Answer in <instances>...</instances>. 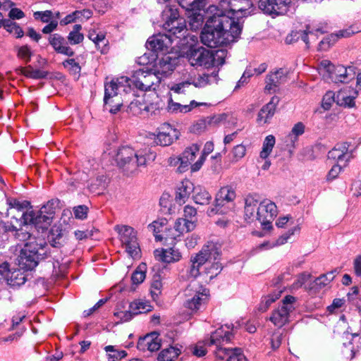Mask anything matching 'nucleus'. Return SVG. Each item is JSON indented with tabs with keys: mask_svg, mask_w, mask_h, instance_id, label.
Masks as SVG:
<instances>
[{
	"mask_svg": "<svg viewBox=\"0 0 361 361\" xmlns=\"http://www.w3.org/2000/svg\"><path fill=\"white\" fill-rule=\"evenodd\" d=\"M204 13L207 20L200 35L203 44L211 48L227 46L239 37L243 27L241 19L235 20V17L229 16L215 5L209 6Z\"/></svg>",
	"mask_w": 361,
	"mask_h": 361,
	"instance_id": "nucleus-1",
	"label": "nucleus"
},
{
	"mask_svg": "<svg viewBox=\"0 0 361 361\" xmlns=\"http://www.w3.org/2000/svg\"><path fill=\"white\" fill-rule=\"evenodd\" d=\"M156 158V154L149 149L135 150L126 146L119 148L114 159L118 166L127 175H133L138 171L139 167L145 166Z\"/></svg>",
	"mask_w": 361,
	"mask_h": 361,
	"instance_id": "nucleus-2",
	"label": "nucleus"
},
{
	"mask_svg": "<svg viewBox=\"0 0 361 361\" xmlns=\"http://www.w3.org/2000/svg\"><path fill=\"white\" fill-rule=\"evenodd\" d=\"M130 91L129 78L121 76L112 80L105 85L104 107L111 114H116L123 104L122 92L128 93Z\"/></svg>",
	"mask_w": 361,
	"mask_h": 361,
	"instance_id": "nucleus-3",
	"label": "nucleus"
},
{
	"mask_svg": "<svg viewBox=\"0 0 361 361\" xmlns=\"http://www.w3.org/2000/svg\"><path fill=\"white\" fill-rule=\"evenodd\" d=\"M221 245L212 241L204 245L202 250L190 257V267L187 271L188 279H195L200 274V268L207 261H219Z\"/></svg>",
	"mask_w": 361,
	"mask_h": 361,
	"instance_id": "nucleus-4",
	"label": "nucleus"
},
{
	"mask_svg": "<svg viewBox=\"0 0 361 361\" xmlns=\"http://www.w3.org/2000/svg\"><path fill=\"white\" fill-rule=\"evenodd\" d=\"M319 73L324 80L335 83H348L355 78L356 73L353 66H334L329 61H322L318 66Z\"/></svg>",
	"mask_w": 361,
	"mask_h": 361,
	"instance_id": "nucleus-5",
	"label": "nucleus"
},
{
	"mask_svg": "<svg viewBox=\"0 0 361 361\" xmlns=\"http://www.w3.org/2000/svg\"><path fill=\"white\" fill-rule=\"evenodd\" d=\"M161 17L164 21L163 28L169 32V35H171L175 40L185 37V21L180 17L176 5H167L162 11Z\"/></svg>",
	"mask_w": 361,
	"mask_h": 361,
	"instance_id": "nucleus-6",
	"label": "nucleus"
},
{
	"mask_svg": "<svg viewBox=\"0 0 361 361\" xmlns=\"http://www.w3.org/2000/svg\"><path fill=\"white\" fill-rule=\"evenodd\" d=\"M53 203L48 202L39 210L27 211L23 214L24 224H33L37 228L47 229L51 224L54 214Z\"/></svg>",
	"mask_w": 361,
	"mask_h": 361,
	"instance_id": "nucleus-7",
	"label": "nucleus"
},
{
	"mask_svg": "<svg viewBox=\"0 0 361 361\" xmlns=\"http://www.w3.org/2000/svg\"><path fill=\"white\" fill-rule=\"evenodd\" d=\"M46 243L39 240L37 242L35 240L30 238L29 242L25 243L24 247L21 250L18 256V266L23 270H32L37 267L39 261V249L42 250Z\"/></svg>",
	"mask_w": 361,
	"mask_h": 361,
	"instance_id": "nucleus-8",
	"label": "nucleus"
},
{
	"mask_svg": "<svg viewBox=\"0 0 361 361\" xmlns=\"http://www.w3.org/2000/svg\"><path fill=\"white\" fill-rule=\"evenodd\" d=\"M185 295L188 298L185 302V306L192 311H197L207 302L209 290L193 281L186 288Z\"/></svg>",
	"mask_w": 361,
	"mask_h": 361,
	"instance_id": "nucleus-9",
	"label": "nucleus"
},
{
	"mask_svg": "<svg viewBox=\"0 0 361 361\" xmlns=\"http://www.w3.org/2000/svg\"><path fill=\"white\" fill-rule=\"evenodd\" d=\"M235 198V192L232 187H222L216 195L214 206L207 210V214L212 216L227 213L233 208V201Z\"/></svg>",
	"mask_w": 361,
	"mask_h": 361,
	"instance_id": "nucleus-10",
	"label": "nucleus"
},
{
	"mask_svg": "<svg viewBox=\"0 0 361 361\" xmlns=\"http://www.w3.org/2000/svg\"><path fill=\"white\" fill-rule=\"evenodd\" d=\"M114 229L128 255L132 257H139L140 247L134 228L127 225H116Z\"/></svg>",
	"mask_w": 361,
	"mask_h": 361,
	"instance_id": "nucleus-11",
	"label": "nucleus"
},
{
	"mask_svg": "<svg viewBox=\"0 0 361 361\" xmlns=\"http://www.w3.org/2000/svg\"><path fill=\"white\" fill-rule=\"evenodd\" d=\"M295 298L292 295H286L282 300V304L272 312L269 317L274 326L281 328L289 322L290 314L295 309Z\"/></svg>",
	"mask_w": 361,
	"mask_h": 361,
	"instance_id": "nucleus-12",
	"label": "nucleus"
},
{
	"mask_svg": "<svg viewBox=\"0 0 361 361\" xmlns=\"http://www.w3.org/2000/svg\"><path fill=\"white\" fill-rule=\"evenodd\" d=\"M157 75L154 71L149 72L140 69L133 73L132 78H129V83L133 84L136 88L142 91L154 90L161 82Z\"/></svg>",
	"mask_w": 361,
	"mask_h": 361,
	"instance_id": "nucleus-13",
	"label": "nucleus"
},
{
	"mask_svg": "<svg viewBox=\"0 0 361 361\" xmlns=\"http://www.w3.org/2000/svg\"><path fill=\"white\" fill-rule=\"evenodd\" d=\"M185 58L192 66H204L207 68L212 67L211 50L202 47H190L185 53Z\"/></svg>",
	"mask_w": 361,
	"mask_h": 361,
	"instance_id": "nucleus-14",
	"label": "nucleus"
},
{
	"mask_svg": "<svg viewBox=\"0 0 361 361\" xmlns=\"http://www.w3.org/2000/svg\"><path fill=\"white\" fill-rule=\"evenodd\" d=\"M178 58L171 56L170 54H164L161 57H158L152 66V71L161 80L167 77L174 71L178 63Z\"/></svg>",
	"mask_w": 361,
	"mask_h": 361,
	"instance_id": "nucleus-15",
	"label": "nucleus"
},
{
	"mask_svg": "<svg viewBox=\"0 0 361 361\" xmlns=\"http://www.w3.org/2000/svg\"><path fill=\"white\" fill-rule=\"evenodd\" d=\"M264 13L276 16L286 13L290 0H255Z\"/></svg>",
	"mask_w": 361,
	"mask_h": 361,
	"instance_id": "nucleus-16",
	"label": "nucleus"
},
{
	"mask_svg": "<svg viewBox=\"0 0 361 361\" xmlns=\"http://www.w3.org/2000/svg\"><path fill=\"white\" fill-rule=\"evenodd\" d=\"M277 214V207L274 202L264 200L259 203L257 212V220L264 226V229L271 228V223Z\"/></svg>",
	"mask_w": 361,
	"mask_h": 361,
	"instance_id": "nucleus-17",
	"label": "nucleus"
},
{
	"mask_svg": "<svg viewBox=\"0 0 361 361\" xmlns=\"http://www.w3.org/2000/svg\"><path fill=\"white\" fill-rule=\"evenodd\" d=\"M217 73L212 72V73H203L196 78H189L187 80L176 84L171 87V90L176 93L184 92V89L192 84L196 87H204L213 82L216 81Z\"/></svg>",
	"mask_w": 361,
	"mask_h": 361,
	"instance_id": "nucleus-18",
	"label": "nucleus"
},
{
	"mask_svg": "<svg viewBox=\"0 0 361 361\" xmlns=\"http://www.w3.org/2000/svg\"><path fill=\"white\" fill-rule=\"evenodd\" d=\"M233 328V324H226L218 328L212 333L209 339L207 341V344L216 345V350L220 348H224L223 345L229 343L233 337L232 333Z\"/></svg>",
	"mask_w": 361,
	"mask_h": 361,
	"instance_id": "nucleus-19",
	"label": "nucleus"
},
{
	"mask_svg": "<svg viewBox=\"0 0 361 361\" xmlns=\"http://www.w3.org/2000/svg\"><path fill=\"white\" fill-rule=\"evenodd\" d=\"M174 40L171 35L158 34L148 38L146 47L153 51H168Z\"/></svg>",
	"mask_w": 361,
	"mask_h": 361,
	"instance_id": "nucleus-20",
	"label": "nucleus"
},
{
	"mask_svg": "<svg viewBox=\"0 0 361 361\" xmlns=\"http://www.w3.org/2000/svg\"><path fill=\"white\" fill-rule=\"evenodd\" d=\"M179 136L178 131L173 128L168 123H164L161 128L160 131L154 137V142L156 145L161 146H169L171 145L174 140H177Z\"/></svg>",
	"mask_w": 361,
	"mask_h": 361,
	"instance_id": "nucleus-21",
	"label": "nucleus"
},
{
	"mask_svg": "<svg viewBox=\"0 0 361 361\" xmlns=\"http://www.w3.org/2000/svg\"><path fill=\"white\" fill-rule=\"evenodd\" d=\"M195 226V220L179 218L176 221L173 228L169 230L171 233L166 234V236L175 240L183 233L192 231Z\"/></svg>",
	"mask_w": 361,
	"mask_h": 361,
	"instance_id": "nucleus-22",
	"label": "nucleus"
},
{
	"mask_svg": "<svg viewBox=\"0 0 361 361\" xmlns=\"http://www.w3.org/2000/svg\"><path fill=\"white\" fill-rule=\"evenodd\" d=\"M138 350L145 352H154L158 350L161 347V339L157 332H152L140 338L137 342Z\"/></svg>",
	"mask_w": 361,
	"mask_h": 361,
	"instance_id": "nucleus-23",
	"label": "nucleus"
},
{
	"mask_svg": "<svg viewBox=\"0 0 361 361\" xmlns=\"http://www.w3.org/2000/svg\"><path fill=\"white\" fill-rule=\"evenodd\" d=\"M154 255L157 260L167 264L177 262L182 258L181 252L174 247L157 249Z\"/></svg>",
	"mask_w": 361,
	"mask_h": 361,
	"instance_id": "nucleus-24",
	"label": "nucleus"
},
{
	"mask_svg": "<svg viewBox=\"0 0 361 361\" xmlns=\"http://www.w3.org/2000/svg\"><path fill=\"white\" fill-rule=\"evenodd\" d=\"M279 102V98L276 96L273 97L269 102L264 105L259 111L257 122L260 125L269 123L275 114Z\"/></svg>",
	"mask_w": 361,
	"mask_h": 361,
	"instance_id": "nucleus-25",
	"label": "nucleus"
},
{
	"mask_svg": "<svg viewBox=\"0 0 361 361\" xmlns=\"http://www.w3.org/2000/svg\"><path fill=\"white\" fill-rule=\"evenodd\" d=\"M48 40L51 46L57 53L68 56H72L74 54V51L68 46L65 38L59 34L55 33L50 35Z\"/></svg>",
	"mask_w": 361,
	"mask_h": 361,
	"instance_id": "nucleus-26",
	"label": "nucleus"
},
{
	"mask_svg": "<svg viewBox=\"0 0 361 361\" xmlns=\"http://www.w3.org/2000/svg\"><path fill=\"white\" fill-rule=\"evenodd\" d=\"M168 221L166 219H159L149 224L148 229L154 233L157 240L161 241L163 239H169L166 234L171 233L167 227Z\"/></svg>",
	"mask_w": 361,
	"mask_h": 361,
	"instance_id": "nucleus-27",
	"label": "nucleus"
},
{
	"mask_svg": "<svg viewBox=\"0 0 361 361\" xmlns=\"http://www.w3.org/2000/svg\"><path fill=\"white\" fill-rule=\"evenodd\" d=\"M200 147V144L194 143L185 148L181 156L182 162L178 168V172L183 173L188 169V166L195 160Z\"/></svg>",
	"mask_w": 361,
	"mask_h": 361,
	"instance_id": "nucleus-28",
	"label": "nucleus"
},
{
	"mask_svg": "<svg viewBox=\"0 0 361 361\" xmlns=\"http://www.w3.org/2000/svg\"><path fill=\"white\" fill-rule=\"evenodd\" d=\"M215 353L216 357L220 360L227 357V361H247L240 348H220Z\"/></svg>",
	"mask_w": 361,
	"mask_h": 361,
	"instance_id": "nucleus-29",
	"label": "nucleus"
},
{
	"mask_svg": "<svg viewBox=\"0 0 361 361\" xmlns=\"http://www.w3.org/2000/svg\"><path fill=\"white\" fill-rule=\"evenodd\" d=\"M221 269L222 266L219 261H207L200 268V274L199 276H203L205 281H207V279L211 280L216 277L221 272Z\"/></svg>",
	"mask_w": 361,
	"mask_h": 361,
	"instance_id": "nucleus-30",
	"label": "nucleus"
},
{
	"mask_svg": "<svg viewBox=\"0 0 361 361\" xmlns=\"http://www.w3.org/2000/svg\"><path fill=\"white\" fill-rule=\"evenodd\" d=\"M355 32V31L351 27L339 30L322 40L319 44V49L320 50H327L338 38L349 37Z\"/></svg>",
	"mask_w": 361,
	"mask_h": 361,
	"instance_id": "nucleus-31",
	"label": "nucleus"
},
{
	"mask_svg": "<svg viewBox=\"0 0 361 361\" xmlns=\"http://www.w3.org/2000/svg\"><path fill=\"white\" fill-rule=\"evenodd\" d=\"M286 79L285 72L281 68L271 73L267 77L265 90L269 92H274L278 86L286 81Z\"/></svg>",
	"mask_w": 361,
	"mask_h": 361,
	"instance_id": "nucleus-32",
	"label": "nucleus"
},
{
	"mask_svg": "<svg viewBox=\"0 0 361 361\" xmlns=\"http://www.w3.org/2000/svg\"><path fill=\"white\" fill-rule=\"evenodd\" d=\"M329 158L337 160L338 164L346 165L350 157L351 154L348 152V147L345 144L337 145L334 149L329 152Z\"/></svg>",
	"mask_w": 361,
	"mask_h": 361,
	"instance_id": "nucleus-33",
	"label": "nucleus"
},
{
	"mask_svg": "<svg viewBox=\"0 0 361 361\" xmlns=\"http://www.w3.org/2000/svg\"><path fill=\"white\" fill-rule=\"evenodd\" d=\"M0 275L12 286H20L25 282V276L19 271L10 272L8 270L7 264L0 267Z\"/></svg>",
	"mask_w": 361,
	"mask_h": 361,
	"instance_id": "nucleus-34",
	"label": "nucleus"
},
{
	"mask_svg": "<svg viewBox=\"0 0 361 361\" xmlns=\"http://www.w3.org/2000/svg\"><path fill=\"white\" fill-rule=\"evenodd\" d=\"M158 1L159 4L166 1L178 2L182 8L190 11H200L207 5V0H158Z\"/></svg>",
	"mask_w": 361,
	"mask_h": 361,
	"instance_id": "nucleus-35",
	"label": "nucleus"
},
{
	"mask_svg": "<svg viewBox=\"0 0 361 361\" xmlns=\"http://www.w3.org/2000/svg\"><path fill=\"white\" fill-rule=\"evenodd\" d=\"M193 190V185L189 180L182 181L176 191V202L179 204H184Z\"/></svg>",
	"mask_w": 361,
	"mask_h": 361,
	"instance_id": "nucleus-36",
	"label": "nucleus"
},
{
	"mask_svg": "<svg viewBox=\"0 0 361 361\" xmlns=\"http://www.w3.org/2000/svg\"><path fill=\"white\" fill-rule=\"evenodd\" d=\"M259 206V202L253 197L249 196L245 200V219L249 222L257 220V212Z\"/></svg>",
	"mask_w": 361,
	"mask_h": 361,
	"instance_id": "nucleus-37",
	"label": "nucleus"
},
{
	"mask_svg": "<svg viewBox=\"0 0 361 361\" xmlns=\"http://www.w3.org/2000/svg\"><path fill=\"white\" fill-rule=\"evenodd\" d=\"M233 3H232V6L235 8H232L231 11L233 13V15L236 16V20L238 18L241 19V21L243 23V18L238 16V14H242L243 16H246L249 14L250 12L248 11V9L252 5V2L250 0H232Z\"/></svg>",
	"mask_w": 361,
	"mask_h": 361,
	"instance_id": "nucleus-38",
	"label": "nucleus"
},
{
	"mask_svg": "<svg viewBox=\"0 0 361 361\" xmlns=\"http://www.w3.org/2000/svg\"><path fill=\"white\" fill-rule=\"evenodd\" d=\"M305 126L302 122H298L295 123L291 129V131L286 137V142L287 145H290L292 147H295V145L298 141L299 136L302 135L305 133Z\"/></svg>",
	"mask_w": 361,
	"mask_h": 361,
	"instance_id": "nucleus-39",
	"label": "nucleus"
},
{
	"mask_svg": "<svg viewBox=\"0 0 361 361\" xmlns=\"http://www.w3.org/2000/svg\"><path fill=\"white\" fill-rule=\"evenodd\" d=\"M203 104V103H198L193 100L191 101L188 105H182L179 103L173 102L172 99H170L168 104V110L172 113H187L192 109Z\"/></svg>",
	"mask_w": 361,
	"mask_h": 361,
	"instance_id": "nucleus-40",
	"label": "nucleus"
},
{
	"mask_svg": "<svg viewBox=\"0 0 361 361\" xmlns=\"http://www.w3.org/2000/svg\"><path fill=\"white\" fill-rule=\"evenodd\" d=\"M134 315L147 313L152 310L153 307L149 302L143 300H136L132 302L129 306Z\"/></svg>",
	"mask_w": 361,
	"mask_h": 361,
	"instance_id": "nucleus-41",
	"label": "nucleus"
},
{
	"mask_svg": "<svg viewBox=\"0 0 361 361\" xmlns=\"http://www.w3.org/2000/svg\"><path fill=\"white\" fill-rule=\"evenodd\" d=\"M214 147V143L212 141H208L205 143L199 159L191 165V171L192 172L197 171L201 169L207 157L213 152Z\"/></svg>",
	"mask_w": 361,
	"mask_h": 361,
	"instance_id": "nucleus-42",
	"label": "nucleus"
},
{
	"mask_svg": "<svg viewBox=\"0 0 361 361\" xmlns=\"http://www.w3.org/2000/svg\"><path fill=\"white\" fill-rule=\"evenodd\" d=\"M357 94L356 91L354 92L353 95H348L345 91L341 90L336 96V102L340 106L353 107L355 105L354 99Z\"/></svg>",
	"mask_w": 361,
	"mask_h": 361,
	"instance_id": "nucleus-43",
	"label": "nucleus"
},
{
	"mask_svg": "<svg viewBox=\"0 0 361 361\" xmlns=\"http://www.w3.org/2000/svg\"><path fill=\"white\" fill-rule=\"evenodd\" d=\"M180 353V349L177 347L170 346L161 351L158 356L159 361H172Z\"/></svg>",
	"mask_w": 361,
	"mask_h": 361,
	"instance_id": "nucleus-44",
	"label": "nucleus"
},
{
	"mask_svg": "<svg viewBox=\"0 0 361 361\" xmlns=\"http://www.w3.org/2000/svg\"><path fill=\"white\" fill-rule=\"evenodd\" d=\"M192 198L196 204H207L212 199L211 195L204 189L201 188H194Z\"/></svg>",
	"mask_w": 361,
	"mask_h": 361,
	"instance_id": "nucleus-45",
	"label": "nucleus"
},
{
	"mask_svg": "<svg viewBox=\"0 0 361 361\" xmlns=\"http://www.w3.org/2000/svg\"><path fill=\"white\" fill-rule=\"evenodd\" d=\"M19 71L23 75L33 79H42L47 77L48 73L40 69H34L30 66L27 67L20 68Z\"/></svg>",
	"mask_w": 361,
	"mask_h": 361,
	"instance_id": "nucleus-46",
	"label": "nucleus"
},
{
	"mask_svg": "<svg viewBox=\"0 0 361 361\" xmlns=\"http://www.w3.org/2000/svg\"><path fill=\"white\" fill-rule=\"evenodd\" d=\"M49 243L54 247H59L63 243V233L59 228H52L47 236Z\"/></svg>",
	"mask_w": 361,
	"mask_h": 361,
	"instance_id": "nucleus-47",
	"label": "nucleus"
},
{
	"mask_svg": "<svg viewBox=\"0 0 361 361\" xmlns=\"http://www.w3.org/2000/svg\"><path fill=\"white\" fill-rule=\"evenodd\" d=\"M329 283V282L327 279V275L322 274L318 278L315 279L314 281L309 283L308 286H305V289L309 291L316 293L326 286Z\"/></svg>",
	"mask_w": 361,
	"mask_h": 361,
	"instance_id": "nucleus-48",
	"label": "nucleus"
},
{
	"mask_svg": "<svg viewBox=\"0 0 361 361\" xmlns=\"http://www.w3.org/2000/svg\"><path fill=\"white\" fill-rule=\"evenodd\" d=\"M104 350L108 353L109 361H118L127 355L125 350H119L114 345H107Z\"/></svg>",
	"mask_w": 361,
	"mask_h": 361,
	"instance_id": "nucleus-49",
	"label": "nucleus"
},
{
	"mask_svg": "<svg viewBox=\"0 0 361 361\" xmlns=\"http://www.w3.org/2000/svg\"><path fill=\"white\" fill-rule=\"evenodd\" d=\"M212 67L221 66L225 63L227 51L224 49L211 50Z\"/></svg>",
	"mask_w": 361,
	"mask_h": 361,
	"instance_id": "nucleus-50",
	"label": "nucleus"
},
{
	"mask_svg": "<svg viewBox=\"0 0 361 361\" xmlns=\"http://www.w3.org/2000/svg\"><path fill=\"white\" fill-rule=\"evenodd\" d=\"M274 136L269 135L267 136L263 142L262 150L260 152V157L262 159H267L272 151L275 145Z\"/></svg>",
	"mask_w": 361,
	"mask_h": 361,
	"instance_id": "nucleus-51",
	"label": "nucleus"
},
{
	"mask_svg": "<svg viewBox=\"0 0 361 361\" xmlns=\"http://www.w3.org/2000/svg\"><path fill=\"white\" fill-rule=\"evenodd\" d=\"M146 102L141 99H135L128 106L129 110L134 115L145 116Z\"/></svg>",
	"mask_w": 361,
	"mask_h": 361,
	"instance_id": "nucleus-52",
	"label": "nucleus"
},
{
	"mask_svg": "<svg viewBox=\"0 0 361 361\" xmlns=\"http://www.w3.org/2000/svg\"><path fill=\"white\" fill-rule=\"evenodd\" d=\"M3 26L11 34H13L16 37H21L23 35V30L18 25L11 19L4 20Z\"/></svg>",
	"mask_w": 361,
	"mask_h": 361,
	"instance_id": "nucleus-53",
	"label": "nucleus"
},
{
	"mask_svg": "<svg viewBox=\"0 0 361 361\" xmlns=\"http://www.w3.org/2000/svg\"><path fill=\"white\" fill-rule=\"evenodd\" d=\"M82 27L80 25H75L73 30L70 32L68 36V40L71 44H77L80 43L83 39V35L80 32Z\"/></svg>",
	"mask_w": 361,
	"mask_h": 361,
	"instance_id": "nucleus-54",
	"label": "nucleus"
},
{
	"mask_svg": "<svg viewBox=\"0 0 361 361\" xmlns=\"http://www.w3.org/2000/svg\"><path fill=\"white\" fill-rule=\"evenodd\" d=\"M195 13L190 18L189 26L191 30H197L200 29L204 23V16L200 11H194Z\"/></svg>",
	"mask_w": 361,
	"mask_h": 361,
	"instance_id": "nucleus-55",
	"label": "nucleus"
},
{
	"mask_svg": "<svg viewBox=\"0 0 361 361\" xmlns=\"http://www.w3.org/2000/svg\"><path fill=\"white\" fill-rule=\"evenodd\" d=\"M300 228L299 226H295L290 228L287 233L281 235L274 244V246L276 245H282L286 243L290 239L291 235H293L295 233H298L300 232Z\"/></svg>",
	"mask_w": 361,
	"mask_h": 361,
	"instance_id": "nucleus-56",
	"label": "nucleus"
},
{
	"mask_svg": "<svg viewBox=\"0 0 361 361\" xmlns=\"http://www.w3.org/2000/svg\"><path fill=\"white\" fill-rule=\"evenodd\" d=\"M226 115L225 114L214 115L212 116L206 117V122L209 128H216L221 125L226 120Z\"/></svg>",
	"mask_w": 361,
	"mask_h": 361,
	"instance_id": "nucleus-57",
	"label": "nucleus"
},
{
	"mask_svg": "<svg viewBox=\"0 0 361 361\" xmlns=\"http://www.w3.org/2000/svg\"><path fill=\"white\" fill-rule=\"evenodd\" d=\"M320 29H317L315 30L310 29V27L308 25L306 27V30L304 32H295L294 36L296 37L298 35H300L302 40L305 42L307 45L309 44V38L308 35H310L311 38L313 39H316V32H320Z\"/></svg>",
	"mask_w": 361,
	"mask_h": 361,
	"instance_id": "nucleus-58",
	"label": "nucleus"
},
{
	"mask_svg": "<svg viewBox=\"0 0 361 361\" xmlns=\"http://www.w3.org/2000/svg\"><path fill=\"white\" fill-rule=\"evenodd\" d=\"M63 65L73 75H78L80 72L81 68L74 59H69L64 61Z\"/></svg>",
	"mask_w": 361,
	"mask_h": 361,
	"instance_id": "nucleus-59",
	"label": "nucleus"
},
{
	"mask_svg": "<svg viewBox=\"0 0 361 361\" xmlns=\"http://www.w3.org/2000/svg\"><path fill=\"white\" fill-rule=\"evenodd\" d=\"M37 20H40L43 23H49L54 18V14L51 11H36L33 14Z\"/></svg>",
	"mask_w": 361,
	"mask_h": 361,
	"instance_id": "nucleus-60",
	"label": "nucleus"
},
{
	"mask_svg": "<svg viewBox=\"0 0 361 361\" xmlns=\"http://www.w3.org/2000/svg\"><path fill=\"white\" fill-rule=\"evenodd\" d=\"M145 279V271L142 269L141 266L133 273L131 280L133 284H140L143 282Z\"/></svg>",
	"mask_w": 361,
	"mask_h": 361,
	"instance_id": "nucleus-61",
	"label": "nucleus"
},
{
	"mask_svg": "<svg viewBox=\"0 0 361 361\" xmlns=\"http://www.w3.org/2000/svg\"><path fill=\"white\" fill-rule=\"evenodd\" d=\"M92 42L95 44L98 49H101L102 53H104L107 50L106 46L108 44V41L106 39L105 35L103 32H99L98 37H97Z\"/></svg>",
	"mask_w": 361,
	"mask_h": 361,
	"instance_id": "nucleus-62",
	"label": "nucleus"
},
{
	"mask_svg": "<svg viewBox=\"0 0 361 361\" xmlns=\"http://www.w3.org/2000/svg\"><path fill=\"white\" fill-rule=\"evenodd\" d=\"M334 102H336L334 93L328 92L323 97L322 106L325 110H329Z\"/></svg>",
	"mask_w": 361,
	"mask_h": 361,
	"instance_id": "nucleus-63",
	"label": "nucleus"
},
{
	"mask_svg": "<svg viewBox=\"0 0 361 361\" xmlns=\"http://www.w3.org/2000/svg\"><path fill=\"white\" fill-rule=\"evenodd\" d=\"M162 284L159 280L153 281L150 288V293L154 300H156L161 293Z\"/></svg>",
	"mask_w": 361,
	"mask_h": 361,
	"instance_id": "nucleus-64",
	"label": "nucleus"
}]
</instances>
